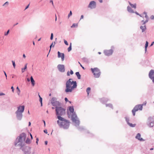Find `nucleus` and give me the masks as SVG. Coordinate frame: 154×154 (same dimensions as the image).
Returning a JSON list of instances; mask_svg holds the SVG:
<instances>
[{
  "label": "nucleus",
  "mask_w": 154,
  "mask_h": 154,
  "mask_svg": "<svg viewBox=\"0 0 154 154\" xmlns=\"http://www.w3.org/2000/svg\"><path fill=\"white\" fill-rule=\"evenodd\" d=\"M59 71L61 72H64L65 71L64 66L63 65L59 64L57 66Z\"/></svg>",
  "instance_id": "9b49d317"
},
{
  "label": "nucleus",
  "mask_w": 154,
  "mask_h": 154,
  "mask_svg": "<svg viewBox=\"0 0 154 154\" xmlns=\"http://www.w3.org/2000/svg\"><path fill=\"white\" fill-rule=\"evenodd\" d=\"M30 80L32 85L34 86L35 85V82L32 76L30 77Z\"/></svg>",
  "instance_id": "5701e85b"
},
{
  "label": "nucleus",
  "mask_w": 154,
  "mask_h": 154,
  "mask_svg": "<svg viewBox=\"0 0 154 154\" xmlns=\"http://www.w3.org/2000/svg\"><path fill=\"white\" fill-rule=\"evenodd\" d=\"M149 19H146V20L144 21V22L146 23L148 21Z\"/></svg>",
  "instance_id": "e2e57ef3"
},
{
  "label": "nucleus",
  "mask_w": 154,
  "mask_h": 154,
  "mask_svg": "<svg viewBox=\"0 0 154 154\" xmlns=\"http://www.w3.org/2000/svg\"><path fill=\"white\" fill-rule=\"evenodd\" d=\"M128 3L132 8H134L135 9L136 8L137 5L136 3H135L134 4H132L129 1H128Z\"/></svg>",
  "instance_id": "4be33fe9"
},
{
  "label": "nucleus",
  "mask_w": 154,
  "mask_h": 154,
  "mask_svg": "<svg viewBox=\"0 0 154 154\" xmlns=\"http://www.w3.org/2000/svg\"><path fill=\"white\" fill-rule=\"evenodd\" d=\"M113 51V50L111 49L108 50H105L104 51V53L106 56H109L112 54Z\"/></svg>",
  "instance_id": "1a4fd4ad"
},
{
  "label": "nucleus",
  "mask_w": 154,
  "mask_h": 154,
  "mask_svg": "<svg viewBox=\"0 0 154 154\" xmlns=\"http://www.w3.org/2000/svg\"><path fill=\"white\" fill-rule=\"evenodd\" d=\"M145 17L146 18V19H149V17L147 14L145 15Z\"/></svg>",
  "instance_id": "4d7b16f0"
},
{
  "label": "nucleus",
  "mask_w": 154,
  "mask_h": 154,
  "mask_svg": "<svg viewBox=\"0 0 154 154\" xmlns=\"http://www.w3.org/2000/svg\"><path fill=\"white\" fill-rule=\"evenodd\" d=\"M79 125H77V124H76L75 123V126H76V127H77V129L80 131H82L84 130L85 129V128H84L83 127V126H81V127H79Z\"/></svg>",
  "instance_id": "aec40b11"
},
{
  "label": "nucleus",
  "mask_w": 154,
  "mask_h": 154,
  "mask_svg": "<svg viewBox=\"0 0 154 154\" xmlns=\"http://www.w3.org/2000/svg\"><path fill=\"white\" fill-rule=\"evenodd\" d=\"M78 26L77 23H73L71 26V28L77 27Z\"/></svg>",
  "instance_id": "473e14b6"
},
{
  "label": "nucleus",
  "mask_w": 154,
  "mask_h": 154,
  "mask_svg": "<svg viewBox=\"0 0 154 154\" xmlns=\"http://www.w3.org/2000/svg\"><path fill=\"white\" fill-rule=\"evenodd\" d=\"M84 18V16L83 15H82L81 16V18L80 20H81L82 19H83Z\"/></svg>",
  "instance_id": "052dcab7"
},
{
  "label": "nucleus",
  "mask_w": 154,
  "mask_h": 154,
  "mask_svg": "<svg viewBox=\"0 0 154 154\" xmlns=\"http://www.w3.org/2000/svg\"><path fill=\"white\" fill-rule=\"evenodd\" d=\"M128 125L130 127H135L136 125V124H132V123H131L130 122L128 123Z\"/></svg>",
  "instance_id": "cd10ccee"
},
{
  "label": "nucleus",
  "mask_w": 154,
  "mask_h": 154,
  "mask_svg": "<svg viewBox=\"0 0 154 154\" xmlns=\"http://www.w3.org/2000/svg\"><path fill=\"white\" fill-rule=\"evenodd\" d=\"M154 42H152V43H151V45H150V46H152L153 45V44H154Z\"/></svg>",
  "instance_id": "0e129e2a"
},
{
  "label": "nucleus",
  "mask_w": 154,
  "mask_h": 154,
  "mask_svg": "<svg viewBox=\"0 0 154 154\" xmlns=\"http://www.w3.org/2000/svg\"><path fill=\"white\" fill-rule=\"evenodd\" d=\"M137 106H138L137 107V108L139 109L140 110H141L143 109V106L142 105L139 104L137 105Z\"/></svg>",
  "instance_id": "bb28decb"
},
{
  "label": "nucleus",
  "mask_w": 154,
  "mask_h": 154,
  "mask_svg": "<svg viewBox=\"0 0 154 154\" xmlns=\"http://www.w3.org/2000/svg\"><path fill=\"white\" fill-rule=\"evenodd\" d=\"M69 110L71 113H72L71 115V119L72 121L78 125H79L80 122L77 119V116L75 112H74V109L73 106H70L69 107Z\"/></svg>",
  "instance_id": "20e7f679"
},
{
  "label": "nucleus",
  "mask_w": 154,
  "mask_h": 154,
  "mask_svg": "<svg viewBox=\"0 0 154 154\" xmlns=\"http://www.w3.org/2000/svg\"><path fill=\"white\" fill-rule=\"evenodd\" d=\"M29 4L26 7V8L25 9V10L29 8Z\"/></svg>",
  "instance_id": "864d4df0"
},
{
  "label": "nucleus",
  "mask_w": 154,
  "mask_h": 154,
  "mask_svg": "<svg viewBox=\"0 0 154 154\" xmlns=\"http://www.w3.org/2000/svg\"><path fill=\"white\" fill-rule=\"evenodd\" d=\"M106 107L109 106V107L111 108L112 109H113L112 105L111 104H106Z\"/></svg>",
  "instance_id": "c85d7f7f"
},
{
  "label": "nucleus",
  "mask_w": 154,
  "mask_h": 154,
  "mask_svg": "<svg viewBox=\"0 0 154 154\" xmlns=\"http://www.w3.org/2000/svg\"><path fill=\"white\" fill-rule=\"evenodd\" d=\"M68 52L72 50V43H70L69 48H68Z\"/></svg>",
  "instance_id": "c756f323"
},
{
  "label": "nucleus",
  "mask_w": 154,
  "mask_h": 154,
  "mask_svg": "<svg viewBox=\"0 0 154 154\" xmlns=\"http://www.w3.org/2000/svg\"><path fill=\"white\" fill-rule=\"evenodd\" d=\"M23 57L24 58H26V55H25L24 54H23Z\"/></svg>",
  "instance_id": "774afa93"
},
{
  "label": "nucleus",
  "mask_w": 154,
  "mask_h": 154,
  "mask_svg": "<svg viewBox=\"0 0 154 154\" xmlns=\"http://www.w3.org/2000/svg\"><path fill=\"white\" fill-rule=\"evenodd\" d=\"M152 119L151 117H149L148 118V121L150 122L149 124L148 125V126L150 127H152L154 126V122H151V119Z\"/></svg>",
  "instance_id": "4468645a"
},
{
  "label": "nucleus",
  "mask_w": 154,
  "mask_h": 154,
  "mask_svg": "<svg viewBox=\"0 0 154 154\" xmlns=\"http://www.w3.org/2000/svg\"><path fill=\"white\" fill-rule=\"evenodd\" d=\"M77 87V82L72 80V79H69L66 82L65 92H71L72 90Z\"/></svg>",
  "instance_id": "f03ea898"
},
{
  "label": "nucleus",
  "mask_w": 154,
  "mask_h": 154,
  "mask_svg": "<svg viewBox=\"0 0 154 154\" xmlns=\"http://www.w3.org/2000/svg\"><path fill=\"white\" fill-rule=\"evenodd\" d=\"M61 122L60 123V127L64 129H67L69 126V121L64 118V119L60 120Z\"/></svg>",
  "instance_id": "39448f33"
},
{
  "label": "nucleus",
  "mask_w": 154,
  "mask_h": 154,
  "mask_svg": "<svg viewBox=\"0 0 154 154\" xmlns=\"http://www.w3.org/2000/svg\"><path fill=\"white\" fill-rule=\"evenodd\" d=\"M64 100L66 102L69 101L68 100L67 98L66 97L65 98Z\"/></svg>",
  "instance_id": "37998d69"
},
{
  "label": "nucleus",
  "mask_w": 154,
  "mask_h": 154,
  "mask_svg": "<svg viewBox=\"0 0 154 154\" xmlns=\"http://www.w3.org/2000/svg\"><path fill=\"white\" fill-rule=\"evenodd\" d=\"M90 90H91L90 88L88 87L87 88L86 92H87V93L88 95L89 94Z\"/></svg>",
  "instance_id": "f704fd0d"
},
{
  "label": "nucleus",
  "mask_w": 154,
  "mask_h": 154,
  "mask_svg": "<svg viewBox=\"0 0 154 154\" xmlns=\"http://www.w3.org/2000/svg\"><path fill=\"white\" fill-rule=\"evenodd\" d=\"M45 145H47L48 144V141H45Z\"/></svg>",
  "instance_id": "338daca9"
},
{
  "label": "nucleus",
  "mask_w": 154,
  "mask_h": 154,
  "mask_svg": "<svg viewBox=\"0 0 154 154\" xmlns=\"http://www.w3.org/2000/svg\"><path fill=\"white\" fill-rule=\"evenodd\" d=\"M26 143V144H29L31 143V141L29 138H27L26 140L25 141V143Z\"/></svg>",
  "instance_id": "b1692460"
},
{
  "label": "nucleus",
  "mask_w": 154,
  "mask_h": 154,
  "mask_svg": "<svg viewBox=\"0 0 154 154\" xmlns=\"http://www.w3.org/2000/svg\"><path fill=\"white\" fill-rule=\"evenodd\" d=\"M127 11H128L130 13H134V11H133V10L129 6H128L127 7Z\"/></svg>",
  "instance_id": "a211bd4d"
},
{
  "label": "nucleus",
  "mask_w": 154,
  "mask_h": 154,
  "mask_svg": "<svg viewBox=\"0 0 154 154\" xmlns=\"http://www.w3.org/2000/svg\"><path fill=\"white\" fill-rule=\"evenodd\" d=\"M12 63L13 65L14 68L15 67V64L14 61L12 60Z\"/></svg>",
  "instance_id": "4c0bfd02"
},
{
  "label": "nucleus",
  "mask_w": 154,
  "mask_h": 154,
  "mask_svg": "<svg viewBox=\"0 0 154 154\" xmlns=\"http://www.w3.org/2000/svg\"><path fill=\"white\" fill-rule=\"evenodd\" d=\"M141 22L142 23H142V25H143L144 26V25H145V24L146 23L144 22V21L143 20H142L141 21Z\"/></svg>",
  "instance_id": "79ce46f5"
},
{
  "label": "nucleus",
  "mask_w": 154,
  "mask_h": 154,
  "mask_svg": "<svg viewBox=\"0 0 154 154\" xmlns=\"http://www.w3.org/2000/svg\"><path fill=\"white\" fill-rule=\"evenodd\" d=\"M57 100V98L55 97H53L52 98L51 100V103L52 104V102H54Z\"/></svg>",
  "instance_id": "7c9ffc66"
},
{
  "label": "nucleus",
  "mask_w": 154,
  "mask_h": 154,
  "mask_svg": "<svg viewBox=\"0 0 154 154\" xmlns=\"http://www.w3.org/2000/svg\"><path fill=\"white\" fill-rule=\"evenodd\" d=\"M16 89L17 90V93L19 95L20 92V90L18 87H17Z\"/></svg>",
  "instance_id": "c9c22d12"
},
{
  "label": "nucleus",
  "mask_w": 154,
  "mask_h": 154,
  "mask_svg": "<svg viewBox=\"0 0 154 154\" xmlns=\"http://www.w3.org/2000/svg\"><path fill=\"white\" fill-rule=\"evenodd\" d=\"M149 43L148 41H146V44L145 46V52L146 51L147 48L148 46Z\"/></svg>",
  "instance_id": "a878e982"
},
{
  "label": "nucleus",
  "mask_w": 154,
  "mask_h": 154,
  "mask_svg": "<svg viewBox=\"0 0 154 154\" xmlns=\"http://www.w3.org/2000/svg\"><path fill=\"white\" fill-rule=\"evenodd\" d=\"M108 100L107 98H103L100 99V101L103 103H104L106 102Z\"/></svg>",
  "instance_id": "412c9836"
},
{
  "label": "nucleus",
  "mask_w": 154,
  "mask_h": 154,
  "mask_svg": "<svg viewBox=\"0 0 154 154\" xmlns=\"http://www.w3.org/2000/svg\"><path fill=\"white\" fill-rule=\"evenodd\" d=\"M58 57L59 58L61 57L62 61H63L64 60V54L63 53H60L59 51L57 52Z\"/></svg>",
  "instance_id": "ddd939ff"
},
{
  "label": "nucleus",
  "mask_w": 154,
  "mask_h": 154,
  "mask_svg": "<svg viewBox=\"0 0 154 154\" xmlns=\"http://www.w3.org/2000/svg\"><path fill=\"white\" fill-rule=\"evenodd\" d=\"M137 106H135L132 111L133 115L134 116L135 115V112L137 111L138 110H139V109L137 108Z\"/></svg>",
  "instance_id": "2eb2a0df"
},
{
  "label": "nucleus",
  "mask_w": 154,
  "mask_h": 154,
  "mask_svg": "<svg viewBox=\"0 0 154 154\" xmlns=\"http://www.w3.org/2000/svg\"><path fill=\"white\" fill-rule=\"evenodd\" d=\"M140 28L142 30V32H144L146 29V25H144L143 26H140Z\"/></svg>",
  "instance_id": "6ab92c4d"
},
{
  "label": "nucleus",
  "mask_w": 154,
  "mask_h": 154,
  "mask_svg": "<svg viewBox=\"0 0 154 154\" xmlns=\"http://www.w3.org/2000/svg\"><path fill=\"white\" fill-rule=\"evenodd\" d=\"M53 44V42L52 43L51 45L50 46V50H49V52H50V51H51V47H52V46H52Z\"/></svg>",
  "instance_id": "49530a36"
},
{
  "label": "nucleus",
  "mask_w": 154,
  "mask_h": 154,
  "mask_svg": "<svg viewBox=\"0 0 154 154\" xmlns=\"http://www.w3.org/2000/svg\"><path fill=\"white\" fill-rule=\"evenodd\" d=\"M73 74V71H72V70L71 69L70 71V74L71 75H72Z\"/></svg>",
  "instance_id": "603ef678"
},
{
  "label": "nucleus",
  "mask_w": 154,
  "mask_h": 154,
  "mask_svg": "<svg viewBox=\"0 0 154 154\" xmlns=\"http://www.w3.org/2000/svg\"><path fill=\"white\" fill-rule=\"evenodd\" d=\"M125 121L127 123V124H128V123H129V117H125Z\"/></svg>",
  "instance_id": "72a5a7b5"
},
{
  "label": "nucleus",
  "mask_w": 154,
  "mask_h": 154,
  "mask_svg": "<svg viewBox=\"0 0 154 154\" xmlns=\"http://www.w3.org/2000/svg\"><path fill=\"white\" fill-rule=\"evenodd\" d=\"M141 135L140 133H138L137 134L135 138L138 140L141 141H144V140L142 138H140Z\"/></svg>",
  "instance_id": "dca6fc26"
},
{
  "label": "nucleus",
  "mask_w": 154,
  "mask_h": 154,
  "mask_svg": "<svg viewBox=\"0 0 154 154\" xmlns=\"http://www.w3.org/2000/svg\"><path fill=\"white\" fill-rule=\"evenodd\" d=\"M27 63H26L25 64V66H24V67L23 68H22V72H24V70H25L26 68H27Z\"/></svg>",
  "instance_id": "2f4dec72"
},
{
  "label": "nucleus",
  "mask_w": 154,
  "mask_h": 154,
  "mask_svg": "<svg viewBox=\"0 0 154 154\" xmlns=\"http://www.w3.org/2000/svg\"><path fill=\"white\" fill-rule=\"evenodd\" d=\"M44 132L45 133V134H47V130L45 129V130H44Z\"/></svg>",
  "instance_id": "6e6d98bb"
},
{
  "label": "nucleus",
  "mask_w": 154,
  "mask_h": 154,
  "mask_svg": "<svg viewBox=\"0 0 154 154\" xmlns=\"http://www.w3.org/2000/svg\"><path fill=\"white\" fill-rule=\"evenodd\" d=\"M42 99L41 97H40V98H39V101L40 103L42 102Z\"/></svg>",
  "instance_id": "3c124183"
},
{
  "label": "nucleus",
  "mask_w": 154,
  "mask_h": 154,
  "mask_svg": "<svg viewBox=\"0 0 154 154\" xmlns=\"http://www.w3.org/2000/svg\"><path fill=\"white\" fill-rule=\"evenodd\" d=\"M8 2H5L3 5V6H4L5 5H8Z\"/></svg>",
  "instance_id": "de8ad7c7"
},
{
  "label": "nucleus",
  "mask_w": 154,
  "mask_h": 154,
  "mask_svg": "<svg viewBox=\"0 0 154 154\" xmlns=\"http://www.w3.org/2000/svg\"><path fill=\"white\" fill-rule=\"evenodd\" d=\"M26 137V134L22 133L16 138L14 142V145L20 147V149L23 152L24 154H30L31 148L29 146L25 145V141Z\"/></svg>",
  "instance_id": "f257e3e1"
},
{
  "label": "nucleus",
  "mask_w": 154,
  "mask_h": 154,
  "mask_svg": "<svg viewBox=\"0 0 154 154\" xmlns=\"http://www.w3.org/2000/svg\"><path fill=\"white\" fill-rule=\"evenodd\" d=\"M5 95V94L4 93H0V96H2L4 95Z\"/></svg>",
  "instance_id": "13d9d810"
},
{
  "label": "nucleus",
  "mask_w": 154,
  "mask_h": 154,
  "mask_svg": "<svg viewBox=\"0 0 154 154\" xmlns=\"http://www.w3.org/2000/svg\"><path fill=\"white\" fill-rule=\"evenodd\" d=\"M17 109L16 111L19 112L23 113L24 110L25 106L23 105H20L17 107Z\"/></svg>",
  "instance_id": "f8f14e48"
},
{
  "label": "nucleus",
  "mask_w": 154,
  "mask_h": 154,
  "mask_svg": "<svg viewBox=\"0 0 154 154\" xmlns=\"http://www.w3.org/2000/svg\"><path fill=\"white\" fill-rule=\"evenodd\" d=\"M88 7L91 9L95 8L96 7V3L94 1H91L88 5Z\"/></svg>",
  "instance_id": "9d476101"
},
{
  "label": "nucleus",
  "mask_w": 154,
  "mask_h": 154,
  "mask_svg": "<svg viewBox=\"0 0 154 154\" xmlns=\"http://www.w3.org/2000/svg\"><path fill=\"white\" fill-rule=\"evenodd\" d=\"M134 13H135L137 15H140V14L138 13V12H137V11L134 12Z\"/></svg>",
  "instance_id": "bf43d9fd"
},
{
  "label": "nucleus",
  "mask_w": 154,
  "mask_h": 154,
  "mask_svg": "<svg viewBox=\"0 0 154 154\" xmlns=\"http://www.w3.org/2000/svg\"><path fill=\"white\" fill-rule=\"evenodd\" d=\"M149 78L152 80V82L154 83V70L151 69L149 74Z\"/></svg>",
  "instance_id": "0eeeda50"
},
{
  "label": "nucleus",
  "mask_w": 154,
  "mask_h": 154,
  "mask_svg": "<svg viewBox=\"0 0 154 154\" xmlns=\"http://www.w3.org/2000/svg\"><path fill=\"white\" fill-rule=\"evenodd\" d=\"M54 45H53V47H54V46L55 45L56 43L55 41L54 42Z\"/></svg>",
  "instance_id": "69168bd1"
},
{
  "label": "nucleus",
  "mask_w": 154,
  "mask_h": 154,
  "mask_svg": "<svg viewBox=\"0 0 154 154\" xmlns=\"http://www.w3.org/2000/svg\"><path fill=\"white\" fill-rule=\"evenodd\" d=\"M75 75L77 76V78L78 79H80L81 76V75L80 74L79 72H76L75 73Z\"/></svg>",
  "instance_id": "393cba45"
},
{
  "label": "nucleus",
  "mask_w": 154,
  "mask_h": 154,
  "mask_svg": "<svg viewBox=\"0 0 154 154\" xmlns=\"http://www.w3.org/2000/svg\"><path fill=\"white\" fill-rule=\"evenodd\" d=\"M91 70L95 78H99L101 72L100 70L97 68H91Z\"/></svg>",
  "instance_id": "423d86ee"
},
{
  "label": "nucleus",
  "mask_w": 154,
  "mask_h": 154,
  "mask_svg": "<svg viewBox=\"0 0 154 154\" xmlns=\"http://www.w3.org/2000/svg\"><path fill=\"white\" fill-rule=\"evenodd\" d=\"M56 115L57 118L59 120H62L64 118L61 117L65 113V109L61 107L56 106L55 107Z\"/></svg>",
  "instance_id": "7ed1b4c3"
},
{
  "label": "nucleus",
  "mask_w": 154,
  "mask_h": 154,
  "mask_svg": "<svg viewBox=\"0 0 154 154\" xmlns=\"http://www.w3.org/2000/svg\"><path fill=\"white\" fill-rule=\"evenodd\" d=\"M53 33H51V34L50 39L51 40H53Z\"/></svg>",
  "instance_id": "a19ab883"
},
{
  "label": "nucleus",
  "mask_w": 154,
  "mask_h": 154,
  "mask_svg": "<svg viewBox=\"0 0 154 154\" xmlns=\"http://www.w3.org/2000/svg\"><path fill=\"white\" fill-rule=\"evenodd\" d=\"M150 18L152 20H154V16L152 15L150 17Z\"/></svg>",
  "instance_id": "09e8293b"
},
{
  "label": "nucleus",
  "mask_w": 154,
  "mask_h": 154,
  "mask_svg": "<svg viewBox=\"0 0 154 154\" xmlns=\"http://www.w3.org/2000/svg\"><path fill=\"white\" fill-rule=\"evenodd\" d=\"M52 105L53 106H59L60 105V103L59 101L56 100L54 102H52Z\"/></svg>",
  "instance_id": "f3484780"
},
{
  "label": "nucleus",
  "mask_w": 154,
  "mask_h": 154,
  "mask_svg": "<svg viewBox=\"0 0 154 154\" xmlns=\"http://www.w3.org/2000/svg\"><path fill=\"white\" fill-rule=\"evenodd\" d=\"M50 3H51L52 5H53L54 6L53 2V1L52 0H50Z\"/></svg>",
  "instance_id": "5fc2aeb1"
},
{
  "label": "nucleus",
  "mask_w": 154,
  "mask_h": 154,
  "mask_svg": "<svg viewBox=\"0 0 154 154\" xmlns=\"http://www.w3.org/2000/svg\"><path fill=\"white\" fill-rule=\"evenodd\" d=\"M57 124H58L59 126L60 127V121H59V120H58L57 121Z\"/></svg>",
  "instance_id": "a18cd8bd"
},
{
  "label": "nucleus",
  "mask_w": 154,
  "mask_h": 154,
  "mask_svg": "<svg viewBox=\"0 0 154 154\" xmlns=\"http://www.w3.org/2000/svg\"><path fill=\"white\" fill-rule=\"evenodd\" d=\"M3 72H4V74H5V77H6V79H7V74H6V72L4 71H3Z\"/></svg>",
  "instance_id": "8fccbe9b"
},
{
  "label": "nucleus",
  "mask_w": 154,
  "mask_h": 154,
  "mask_svg": "<svg viewBox=\"0 0 154 154\" xmlns=\"http://www.w3.org/2000/svg\"><path fill=\"white\" fill-rule=\"evenodd\" d=\"M64 43L66 45H68V43L67 42L66 40L64 39Z\"/></svg>",
  "instance_id": "ea45409f"
},
{
  "label": "nucleus",
  "mask_w": 154,
  "mask_h": 154,
  "mask_svg": "<svg viewBox=\"0 0 154 154\" xmlns=\"http://www.w3.org/2000/svg\"><path fill=\"white\" fill-rule=\"evenodd\" d=\"M10 30L9 29H8V30L7 32L5 33V35H8L9 33Z\"/></svg>",
  "instance_id": "e433bc0d"
},
{
  "label": "nucleus",
  "mask_w": 154,
  "mask_h": 154,
  "mask_svg": "<svg viewBox=\"0 0 154 154\" xmlns=\"http://www.w3.org/2000/svg\"><path fill=\"white\" fill-rule=\"evenodd\" d=\"M67 76L70 75V73H69V71L67 73Z\"/></svg>",
  "instance_id": "680f3d73"
},
{
  "label": "nucleus",
  "mask_w": 154,
  "mask_h": 154,
  "mask_svg": "<svg viewBox=\"0 0 154 154\" xmlns=\"http://www.w3.org/2000/svg\"><path fill=\"white\" fill-rule=\"evenodd\" d=\"M23 113H21L16 111L15 113L16 114V117L17 120H21L22 119L23 117Z\"/></svg>",
  "instance_id": "6e6552de"
},
{
  "label": "nucleus",
  "mask_w": 154,
  "mask_h": 154,
  "mask_svg": "<svg viewBox=\"0 0 154 154\" xmlns=\"http://www.w3.org/2000/svg\"><path fill=\"white\" fill-rule=\"evenodd\" d=\"M11 89H12V91L13 92H14V87L12 86L11 88Z\"/></svg>",
  "instance_id": "c03bdc74"
},
{
  "label": "nucleus",
  "mask_w": 154,
  "mask_h": 154,
  "mask_svg": "<svg viewBox=\"0 0 154 154\" xmlns=\"http://www.w3.org/2000/svg\"><path fill=\"white\" fill-rule=\"evenodd\" d=\"M72 11H70L69 13V14L68 15V18H69L72 15Z\"/></svg>",
  "instance_id": "58836bf2"
}]
</instances>
